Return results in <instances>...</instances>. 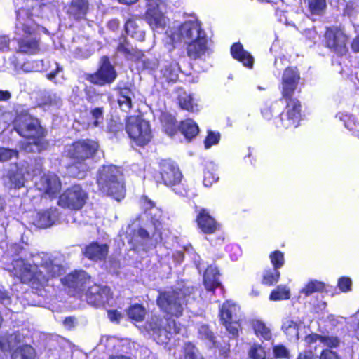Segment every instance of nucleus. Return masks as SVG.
Wrapping results in <instances>:
<instances>
[{
  "label": "nucleus",
  "mask_w": 359,
  "mask_h": 359,
  "mask_svg": "<svg viewBox=\"0 0 359 359\" xmlns=\"http://www.w3.org/2000/svg\"><path fill=\"white\" fill-rule=\"evenodd\" d=\"M116 76L114 67L110 63L109 58L104 56L101 58L100 68L90 78L92 83L102 86L112 83Z\"/></svg>",
  "instance_id": "nucleus-17"
},
{
  "label": "nucleus",
  "mask_w": 359,
  "mask_h": 359,
  "mask_svg": "<svg viewBox=\"0 0 359 359\" xmlns=\"http://www.w3.org/2000/svg\"><path fill=\"white\" fill-rule=\"evenodd\" d=\"M0 302L5 306H8L11 303V298L8 292L1 285H0Z\"/></svg>",
  "instance_id": "nucleus-60"
},
{
  "label": "nucleus",
  "mask_w": 359,
  "mask_h": 359,
  "mask_svg": "<svg viewBox=\"0 0 359 359\" xmlns=\"http://www.w3.org/2000/svg\"><path fill=\"white\" fill-rule=\"evenodd\" d=\"M282 329L287 335L290 340H297L299 338V325L291 320H285Z\"/></svg>",
  "instance_id": "nucleus-43"
},
{
  "label": "nucleus",
  "mask_w": 359,
  "mask_h": 359,
  "mask_svg": "<svg viewBox=\"0 0 359 359\" xmlns=\"http://www.w3.org/2000/svg\"><path fill=\"white\" fill-rule=\"evenodd\" d=\"M197 222L199 228L205 233H213L218 225L213 217L205 209H201L197 216Z\"/></svg>",
  "instance_id": "nucleus-28"
},
{
  "label": "nucleus",
  "mask_w": 359,
  "mask_h": 359,
  "mask_svg": "<svg viewBox=\"0 0 359 359\" xmlns=\"http://www.w3.org/2000/svg\"><path fill=\"white\" fill-rule=\"evenodd\" d=\"M142 203L145 211H149L148 214L155 228V233L151 236L144 229H139L137 231L136 236L140 239L137 240V242H140L143 246V250H147L150 246L163 239V232L161 231L162 212L155 207L154 203L147 198H144Z\"/></svg>",
  "instance_id": "nucleus-6"
},
{
  "label": "nucleus",
  "mask_w": 359,
  "mask_h": 359,
  "mask_svg": "<svg viewBox=\"0 0 359 359\" xmlns=\"http://www.w3.org/2000/svg\"><path fill=\"white\" fill-rule=\"evenodd\" d=\"M62 284L69 289V292L80 291L90 284V278L83 271H75L62 279Z\"/></svg>",
  "instance_id": "nucleus-21"
},
{
  "label": "nucleus",
  "mask_w": 359,
  "mask_h": 359,
  "mask_svg": "<svg viewBox=\"0 0 359 359\" xmlns=\"http://www.w3.org/2000/svg\"><path fill=\"white\" fill-rule=\"evenodd\" d=\"M337 116L344 122V126L348 130L351 131L353 135L356 133L359 128V121L355 116L344 113H339Z\"/></svg>",
  "instance_id": "nucleus-42"
},
{
  "label": "nucleus",
  "mask_w": 359,
  "mask_h": 359,
  "mask_svg": "<svg viewBox=\"0 0 359 359\" xmlns=\"http://www.w3.org/2000/svg\"><path fill=\"white\" fill-rule=\"evenodd\" d=\"M40 104L46 109L58 107L61 104V98L55 93H48L43 97Z\"/></svg>",
  "instance_id": "nucleus-47"
},
{
  "label": "nucleus",
  "mask_w": 359,
  "mask_h": 359,
  "mask_svg": "<svg viewBox=\"0 0 359 359\" xmlns=\"http://www.w3.org/2000/svg\"><path fill=\"white\" fill-rule=\"evenodd\" d=\"M125 29L128 35L137 41H142L144 39V32L136 24L135 21L129 20L126 22Z\"/></svg>",
  "instance_id": "nucleus-41"
},
{
  "label": "nucleus",
  "mask_w": 359,
  "mask_h": 359,
  "mask_svg": "<svg viewBox=\"0 0 359 359\" xmlns=\"http://www.w3.org/2000/svg\"><path fill=\"white\" fill-rule=\"evenodd\" d=\"M108 246L105 244H99L93 242L87 245L84 250V255L89 259L97 261L101 260L107 256Z\"/></svg>",
  "instance_id": "nucleus-29"
},
{
  "label": "nucleus",
  "mask_w": 359,
  "mask_h": 359,
  "mask_svg": "<svg viewBox=\"0 0 359 359\" xmlns=\"http://www.w3.org/2000/svg\"><path fill=\"white\" fill-rule=\"evenodd\" d=\"M104 121V109L103 107H94L90 110V121L88 127L97 128L101 127Z\"/></svg>",
  "instance_id": "nucleus-40"
},
{
  "label": "nucleus",
  "mask_w": 359,
  "mask_h": 359,
  "mask_svg": "<svg viewBox=\"0 0 359 359\" xmlns=\"http://www.w3.org/2000/svg\"><path fill=\"white\" fill-rule=\"evenodd\" d=\"M35 184L40 191L50 197L56 196L61 189V182L58 177L50 172L41 176L39 181H36Z\"/></svg>",
  "instance_id": "nucleus-18"
},
{
  "label": "nucleus",
  "mask_w": 359,
  "mask_h": 359,
  "mask_svg": "<svg viewBox=\"0 0 359 359\" xmlns=\"http://www.w3.org/2000/svg\"><path fill=\"white\" fill-rule=\"evenodd\" d=\"M58 219L59 212L57 208H50L37 212L34 224L39 228H48L55 224Z\"/></svg>",
  "instance_id": "nucleus-26"
},
{
  "label": "nucleus",
  "mask_w": 359,
  "mask_h": 359,
  "mask_svg": "<svg viewBox=\"0 0 359 359\" xmlns=\"http://www.w3.org/2000/svg\"><path fill=\"white\" fill-rule=\"evenodd\" d=\"M198 334L201 339L207 340L209 346L219 347L217 341L215 340L213 332L205 325H202L198 328Z\"/></svg>",
  "instance_id": "nucleus-48"
},
{
  "label": "nucleus",
  "mask_w": 359,
  "mask_h": 359,
  "mask_svg": "<svg viewBox=\"0 0 359 359\" xmlns=\"http://www.w3.org/2000/svg\"><path fill=\"white\" fill-rule=\"evenodd\" d=\"M273 353L277 358H288L289 351L283 345H278L273 347Z\"/></svg>",
  "instance_id": "nucleus-57"
},
{
  "label": "nucleus",
  "mask_w": 359,
  "mask_h": 359,
  "mask_svg": "<svg viewBox=\"0 0 359 359\" xmlns=\"http://www.w3.org/2000/svg\"><path fill=\"white\" fill-rule=\"evenodd\" d=\"M290 296V290L286 286L278 285L271 292L269 299L272 301H278L288 299Z\"/></svg>",
  "instance_id": "nucleus-50"
},
{
  "label": "nucleus",
  "mask_w": 359,
  "mask_h": 359,
  "mask_svg": "<svg viewBox=\"0 0 359 359\" xmlns=\"http://www.w3.org/2000/svg\"><path fill=\"white\" fill-rule=\"evenodd\" d=\"M118 51L125 54L126 57L132 60H137L140 67L143 69L154 70L158 66V61L155 58H146L141 51L137 50L132 46L124 40L118 46Z\"/></svg>",
  "instance_id": "nucleus-15"
},
{
  "label": "nucleus",
  "mask_w": 359,
  "mask_h": 359,
  "mask_svg": "<svg viewBox=\"0 0 359 359\" xmlns=\"http://www.w3.org/2000/svg\"><path fill=\"white\" fill-rule=\"evenodd\" d=\"M320 359H340V358L335 352L325 349L321 352Z\"/></svg>",
  "instance_id": "nucleus-59"
},
{
  "label": "nucleus",
  "mask_w": 359,
  "mask_h": 359,
  "mask_svg": "<svg viewBox=\"0 0 359 359\" xmlns=\"http://www.w3.org/2000/svg\"><path fill=\"white\" fill-rule=\"evenodd\" d=\"M14 128L18 133L26 140L22 143V148L27 152H38L43 130L37 118H34L27 111L18 114L14 121Z\"/></svg>",
  "instance_id": "nucleus-3"
},
{
  "label": "nucleus",
  "mask_w": 359,
  "mask_h": 359,
  "mask_svg": "<svg viewBox=\"0 0 359 359\" xmlns=\"http://www.w3.org/2000/svg\"><path fill=\"white\" fill-rule=\"evenodd\" d=\"M126 130L130 138L140 147L147 144L152 138L149 122L140 117L128 118Z\"/></svg>",
  "instance_id": "nucleus-10"
},
{
  "label": "nucleus",
  "mask_w": 359,
  "mask_h": 359,
  "mask_svg": "<svg viewBox=\"0 0 359 359\" xmlns=\"http://www.w3.org/2000/svg\"><path fill=\"white\" fill-rule=\"evenodd\" d=\"M97 184L100 190L112 196L116 201H121L125 196V187L120 170L114 165L103 166L97 177Z\"/></svg>",
  "instance_id": "nucleus-5"
},
{
  "label": "nucleus",
  "mask_w": 359,
  "mask_h": 359,
  "mask_svg": "<svg viewBox=\"0 0 359 359\" xmlns=\"http://www.w3.org/2000/svg\"><path fill=\"white\" fill-rule=\"evenodd\" d=\"M357 12L358 11L356 7H355L353 4H347L344 9V14L350 18L353 17L357 13Z\"/></svg>",
  "instance_id": "nucleus-62"
},
{
  "label": "nucleus",
  "mask_w": 359,
  "mask_h": 359,
  "mask_svg": "<svg viewBox=\"0 0 359 359\" xmlns=\"http://www.w3.org/2000/svg\"><path fill=\"white\" fill-rule=\"evenodd\" d=\"M184 302L185 295L182 290L161 292L157 299V304L160 309L165 313L175 317L182 315Z\"/></svg>",
  "instance_id": "nucleus-9"
},
{
  "label": "nucleus",
  "mask_w": 359,
  "mask_h": 359,
  "mask_svg": "<svg viewBox=\"0 0 359 359\" xmlns=\"http://www.w3.org/2000/svg\"><path fill=\"white\" fill-rule=\"evenodd\" d=\"M146 331L158 344H165L172 334L180 332V326L175 320L162 319L158 316H152L145 324Z\"/></svg>",
  "instance_id": "nucleus-7"
},
{
  "label": "nucleus",
  "mask_w": 359,
  "mask_h": 359,
  "mask_svg": "<svg viewBox=\"0 0 359 359\" xmlns=\"http://www.w3.org/2000/svg\"><path fill=\"white\" fill-rule=\"evenodd\" d=\"M88 8V0H72L67 13L75 20L83 18Z\"/></svg>",
  "instance_id": "nucleus-31"
},
{
  "label": "nucleus",
  "mask_w": 359,
  "mask_h": 359,
  "mask_svg": "<svg viewBox=\"0 0 359 359\" xmlns=\"http://www.w3.org/2000/svg\"><path fill=\"white\" fill-rule=\"evenodd\" d=\"M21 336L19 334H12L8 337L0 339V351L4 353H8L16 347L12 354V359H34L35 351L29 345L19 346Z\"/></svg>",
  "instance_id": "nucleus-11"
},
{
  "label": "nucleus",
  "mask_w": 359,
  "mask_h": 359,
  "mask_svg": "<svg viewBox=\"0 0 359 359\" xmlns=\"http://www.w3.org/2000/svg\"><path fill=\"white\" fill-rule=\"evenodd\" d=\"M18 156L16 150L0 147V162L6 161Z\"/></svg>",
  "instance_id": "nucleus-54"
},
{
  "label": "nucleus",
  "mask_w": 359,
  "mask_h": 359,
  "mask_svg": "<svg viewBox=\"0 0 359 359\" xmlns=\"http://www.w3.org/2000/svg\"><path fill=\"white\" fill-rule=\"evenodd\" d=\"M10 39L8 36L3 35L0 36V51H4L9 48Z\"/></svg>",
  "instance_id": "nucleus-63"
},
{
  "label": "nucleus",
  "mask_w": 359,
  "mask_h": 359,
  "mask_svg": "<svg viewBox=\"0 0 359 359\" xmlns=\"http://www.w3.org/2000/svg\"><path fill=\"white\" fill-rule=\"evenodd\" d=\"M218 179L219 177L217 173L208 170L204 172L203 184L205 187H210L213 183L216 182Z\"/></svg>",
  "instance_id": "nucleus-55"
},
{
  "label": "nucleus",
  "mask_w": 359,
  "mask_h": 359,
  "mask_svg": "<svg viewBox=\"0 0 359 359\" xmlns=\"http://www.w3.org/2000/svg\"><path fill=\"white\" fill-rule=\"evenodd\" d=\"M299 74L296 69L287 68L283 74L281 93L285 98L292 96L299 81Z\"/></svg>",
  "instance_id": "nucleus-22"
},
{
  "label": "nucleus",
  "mask_w": 359,
  "mask_h": 359,
  "mask_svg": "<svg viewBox=\"0 0 359 359\" xmlns=\"http://www.w3.org/2000/svg\"><path fill=\"white\" fill-rule=\"evenodd\" d=\"M146 314L144 308L140 304L130 306L127 310V315L133 320L139 322L143 320Z\"/></svg>",
  "instance_id": "nucleus-45"
},
{
  "label": "nucleus",
  "mask_w": 359,
  "mask_h": 359,
  "mask_svg": "<svg viewBox=\"0 0 359 359\" xmlns=\"http://www.w3.org/2000/svg\"><path fill=\"white\" fill-rule=\"evenodd\" d=\"M239 306L231 301L224 302L220 309V319L226 330L233 336L238 332L239 324L238 313Z\"/></svg>",
  "instance_id": "nucleus-14"
},
{
  "label": "nucleus",
  "mask_w": 359,
  "mask_h": 359,
  "mask_svg": "<svg viewBox=\"0 0 359 359\" xmlns=\"http://www.w3.org/2000/svg\"><path fill=\"white\" fill-rule=\"evenodd\" d=\"M16 8V22L15 27V38L18 41L19 51L34 54L39 51V45L37 36L41 33H48V30L39 27L31 16H38L42 6L40 0H14Z\"/></svg>",
  "instance_id": "nucleus-2"
},
{
  "label": "nucleus",
  "mask_w": 359,
  "mask_h": 359,
  "mask_svg": "<svg viewBox=\"0 0 359 359\" xmlns=\"http://www.w3.org/2000/svg\"><path fill=\"white\" fill-rule=\"evenodd\" d=\"M98 147L97 142L88 139L79 140L67 146L65 150L67 156L76 163V165L69 168V173L75 178H84L88 170L86 161L95 156Z\"/></svg>",
  "instance_id": "nucleus-4"
},
{
  "label": "nucleus",
  "mask_w": 359,
  "mask_h": 359,
  "mask_svg": "<svg viewBox=\"0 0 359 359\" xmlns=\"http://www.w3.org/2000/svg\"><path fill=\"white\" fill-rule=\"evenodd\" d=\"M248 357L250 359H265V350L261 345L254 344L248 351Z\"/></svg>",
  "instance_id": "nucleus-52"
},
{
  "label": "nucleus",
  "mask_w": 359,
  "mask_h": 359,
  "mask_svg": "<svg viewBox=\"0 0 359 359\" xmlns=\"http://www.w3.org/2000/svg\"><path fill=\"white\" fill-rule=\"evenodd\" d=\"M176 359H203L198 349L191 344H185L180 353H175Z\"/></svg>",
  "instance_id": "nucleus-37"
},
{
  "label": "nucleus",
  "mask_w": 359,
  "mask_h": 359,
  "mask_svg": "<svg viewBox=\"0 0 359 359\" xmlns=\"http://www.w3.org/2000/svg\"><path fill=\"white\" fill-rule=\"evenodd\" d=\"M179 67L176 63H166L161 69L159 78L166 82H173L178 78Z\"/></svg>",
  "instance_id": "nucleus-34"
},
{
  "label": "nucleus",
  "mask_w": 359,
  "mask_h": 359,
  "mask_svg": "<svg viewBox=\"0 0 359 359\" xmlns=\"http://www.w3.org/2000/svg\"><path fill=\"white\" fill-rule=\"evenodd\" d=\"M326 7V0H308V9L312 15H323Z\"/></svg>",
  "instance_id": "nucleus-44"
},
{
  "label": "nucleus",
  "mask_w": 359,
  "mask_h": 359,
  "mask_svg": "<svg viewBox=\"0 0 359 359\" xmlns=\"http://www.w3.org/2000/svg\"><path fill=\"white\" fill-rule=\"evenodd\" d=\"M251 325L255 335L259 339L270 340L271 339V329L262 320L254 319L251 321Z\"/></svg>",
  "instance_id": "nucleus-35"
},
{
  "label": "nucleus",
  "mask_w": 359,
  "mask_h": 359,
  "mask_svg": "<svg viewBox=\"0 0 359 359\" xmlns=\"http://www.w3.org/2000/svg\"><path fill=\"white\" fill-rule=\"evenodd\" d=\"M105 343L107 348L110 349L111 347H114L115 344L118 342L117 339L114 337H107L102 339V343Z\"/></svg>",
  "instance_id": "nucleus-64"
},
{
  "label": "nucleus",
  "mask_w": 359,
  "mask_h": 359,
  "mask_svg": "<svg viewBox=\"0 0 359 359\" xmlns=\"http://www.w3.org/2000/svg\"><path fill=\"white\" fill-rule=\"evenodd\" d=\"M88 199L87 192L79 184L67 189L59 197L58 205L73 210L81 209Z\"/></svg>",
  "instance_id": "nucleus-13"
},
{
  "label": "nucleus",
  "mask_w": 359,
  "mask_h": 359,
  "mask_svg": "<svg viewBox=\"0 0 359 359\" xmlns=\"http://www.w3.org/2000/svg\"><path fill=\"white\" fill-rule=\"evenodd\" d=\"M320 342L330 348H335L339 345L340 341L337 337L322 336Z\"/></svg>",
  "instance_id": "nucleus-56"
},
{
  "label": "nucleus",
  "mask_w": 359,
  "mask_h": 359,
  "mask_svg": "<svg viewBox=\"0 0 359 359\" xmlns=\"http://www.w3.org/2000/svg\"><path fill=\"white\" fill-rule=\"evenodd\" d=\"M161 177L166 186H172L180 182L182 175L178 166L168 160L161 163Z\"/></svg>",
  "instance_id": "nucleus-19"
},
{
  "label": "nucleus",
  "mask_w": 359,
  "mask_h": 359,
  "mask_svg": "<svg viewBox=\"0 0 359 359\" xmlns=\"http://www.w3.org/2000/svg\"><path fill=\"white\" fill-rule=\"evenodd\" d=\"M134 94L128 88H123L119 90L118 103L123 111H128L132 107V99Z\"/></svg>",
  "instance_id": "nucleus-36"
},
{
  "label": "nucleus",
  "mask_w": 359,
  "mask_h": 359,
  "mask_svg": "<svg viewBox=\"0 0 359 359\" xmlns=\"http://www.w3.org/2000/svg\"><path fill=\"white\" fill-rule=\"evenodd\" d=\"M145 18L152 29L163 28L165 18L159 9V0H147Z\"/></svg>",
  "instance_id": "nucleus-20"
},
{
  "label": "nucleus",
  "mask_w": 359,
  "mask_h": 359,
  "mask_svg": "<svg viewBox=\"0 0 359 359\" xmlns=\"http://www.w3.org/2000/svg\"><path fill=\"white\" fill-rule=\"evenodd\" d=\"M220 139V135L219 133L209 131L208 136L206 137L204 144L206 149L210 148L212 146L218 144Z\"/></svg>",
  "instance_id": "nucleus-53"
},
{
  "label": "nucleus",
  "mask_w": 359,
  "mask_h": 359,
  "mask_svg": "<svg viewBox=\"0 0 359 359\" xmlns=\"http://www.w3.org/2000/svg\"><path fill=\"white\" fill-rule=\"evenodd\" d=\"M178 101L182 109L190 112L199 111L198 100L193 94L183 92L179 95Z\"/></svg>",
  "instance_id": "nucleus-32"
},
{
  "label": "nucleus",
  "mask_w": 359,
  "mask_h": 359,
  "mask_svg": "<svg viewBox=\"0 0 359 359\" xmlns=\"http://www.w3.org/2000/svg\"><path fill=\"white\" fill-rule=\"evenodd\" d=\"M15 69H21L25 72H41L46 70V67L44 65V62L43 60L40 61H27L24 62L20 67H18L15 65Z\"/></svg>",
  "instance_id": "nucleus-46"
},
{
  "label": "nucleus",
  "mask_w": 359,
  "mask_h": 359,
  "mask_svg": "<svg viewBox=\"0 0 359 359\" xmlns=\"http://www.w3.org/2000/svg\"><path fill=\"white\" fill-rule=\"evenodd\" d=\"M187 55L191 59H201L209 53L206 34L187 43Z\"/></svg>",
  "instance_id": "nucleus-25"
},
{
  "label": "nucleus",
  "mask_w": 359,
  "mask_h": 359,
  "mask_svg": "<svg viewBox=\"0 0 359 359\" xmlns=\"http://www.w3.org/2000/svg\"><path fill=\"white\" fill-rule=\"evenodd\" d=\"M161 121L163 125L165 132L170 137L177 133L176 122L171 116L163 115Z\"/></svg>",
  "instance_id": "nucleus-49"
},
{
  "label": "nucleus",
  "mask_w": 359,
  "mask_h": 359,
  "mask_svg": "<svg viewBox=\"0 0 359 359\" xmlns=\"http://www.w3.org/2000/svg\"><path fill=\"white\" fill-rule=\"evenodd\" d=\"M323 289L324 284L323 283L317 280H311L302 289L300 292L306 296H309L313 292L322 291Z\"/></svg>",
  "instance_id": "nucleus-51"
},
{
  "label": "nucleus",
  "mask_w": 359,
  "mask_h": 359,
  "mask_svg": "<svg viewBox=\"0 0 359 359\" xmlns=\"http://www.w3.org/2000/svg\"><path fill=\"white\" fill-rule=\"evenodd\" d=\"M219 276V271L215 266H208L203 275V283L207 290L212 291L220 285Z\"/></svg>",
  "instance_id": "nucleus-33"
},
{
  "label": "nucleus",
  "mask_w": 359,
  "mask_h": 359,
  "mask_svg": "<svg viewBox=\"0 0 359 359\" xmlns=\"http://www.w3.org/2000/svg\"><path fill=\"white\" fill-rule=\"evenodd\" d=\"M348 36L344 29L337 26L327 27L324 34V42L331 51L338 55H344L348 52L346 43Z\"/></svg>",
  "instance_id": "nucleus-12"
},
{
  "label": "nucleus",
  "mask_w": 359,
  "mask_h": 359,
  "mask_svg": "<svg viewBox=\"0 0 359 359\" xmlns=\"http://www.w3.org/2000/svg\"><path fill=\"white\" fill-rule=\"evenodd\" d=\"M110 290L106 286L94 284L88 287L86 292V300L88 304L95 306L104 305L109 302Z\"/></svg>",
  "instance_id": "nucleus-24"
},
{
  "label": "nucleus",
  "mask_w": 359,
  "mask_h": 359,
  "mask_svg": "<svg viewBox=\"0 0 359 359\" xmlns=\"http://www.w3.org/2000/svg\"><path fill=\"white\" fill-rule=\"evenodd\" d=\"M8 270L22 283L29 284L36 290L44 287L50 278L64 272L59 259L43 252L32 255L29 260H14Z\"/></svg>",
  "instance_id": "nucleus-1"
},
{
  "label": "nucleus",
  "mask_w": 359,
  "mask_h": 359,
  "mask_svg": "<svg viewBox=\"0 0 359 359\" xmlns=\"http://www.w3.org/2000/svg\"><path fill=\"white\" fill-rule=\"evenodd\" d=\"M231 53L233 57L241 62L245 67L252 68L254 58L250 53L245 50L240 43H236L231 48Z\"/></svg>",
  "instance_id": "nucleus-30"
},
{
  "label": "nucleus",
  "mask_w": 359,
  "mask_h": 359,
  "mask_svg": "<svg viewBox=\"0 0 359 359\" xmlns=\"http://www.w3.org/2000/svg\"><path fill=\"white\" fill-rule=\"evenodd\" d=\"M122 317V314L117 310L108 311V318L113 323H118Z\"/></svg>",
  "instance_id": "nucleus-61"
},
{
  "label": "nucleus",
  "mask_w": 359,
  "mask_h": 359,
  "mask_svg": "<svg viewBox=\"0 0 359 359\" xmlns=\"http://www.w3.org/2000/svg\"><path fill=\"white\" fill-rule=\"evenodd\" d=\"M176 359H203L198 349L191 344H185L180 353H175Z\"/></svg>",
  "instance_id": "nucleus-38"
},
{
  "label": "nucleus",
  "mask_w": 359,
  "mask_h": 359,
  "mask_svg": "<svg viewBox=\"0 0 359 359\" xmlns=\"http://www.w3.org/2000/svg\"><path fill=\"white\" fill-rule=\"evenodd\" d=\"M4 177L6 180H8V183L11 188L20 189L24 185L23 169L20 168L16 164L10 165Z\"/></svg>",
  "instance_id": "nucleus-27"
},
{
  "label": "nucleus",
  "mask_w": 359,
  "mask_h": 359,
  "mask_svg": "<svg viewBox=\"0 0 359 359\" xmlns=\"http://www.w3.org/2000/svg\"><path fill=\"white\" fill-rule=\"evenodd\" d=\"M351 280L348 277H342L339 279L338 286L339 289L343 292H347L350 290L351 287Z\"/></svg>",
  "instance_id": "nucleus-58"
},
{
  "label": "nucleus",
  "mask_w": 359,
  "mask_h": 359,
  "mask_svg": "<svg viewBox=\"0 0 359 359\" xmlns=\"http://www.w3.org/2000/svg\"><path fill=\"white\" fill-rule=\"evenodd\" d=\"M301 104L299 100L291 99L287 103L285 111L280 116L278 127L293 128L298 126L301 117Z\"/></svg>",
  "instance_id": "nucleus-16"
},
{
  "label": "nucleus",
  "mask_w": 359,
  "mask_h": 359,
  "mask_svg": "<svg viewBox=\"0 0 359 359\" xmlns=\"http://www.w3.org/2000/svg\"><path fill=\"white\" fill-rule=\"evenodd\" d=\"M167 34L170 36L172 42L177 43L184 41L185 43L206 34L195 15H190L189 19L185 20L176 32L170 31L167 32Z\"/></svg>",
  "instance_id": "nucleus-8"
},
{
  "label": "nucleus",
  "mask_w": 359,
  "mask_h": 359,
  "mask_svg": "<svg viewBox=\"0 0 359 359\" xmlns=\"http://www.w3.org/2000/svg\"><path fill=\"white\" fill-rule=\"evenodd\" d=\"M270 259L274 266L273 270H268L264 273L262 283L265 285H271L276 283L280 278L278 269L284 264V255L279 250H276L270 255Z\"/></svg>",
  "instance_id": "nucleus-23"
},
{
  "label": "nucleus",
  "mask_w": 359,
  "mask_h": 359,
  "mask_svg": "<svg viewBox=\"0 0 359 359\" xmlns=\"http://www.w3.org/2000/svg\"><path fill=\"white\" fill-rule=\"evenodd\" d=\"M180 130L184 137L191 140L194 137L199 131L198 126L191 119H187L181 123Z\"/></svg>",
  "instance_id": "nucleus-39"
}]
</instances>
